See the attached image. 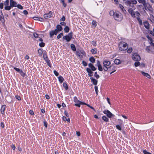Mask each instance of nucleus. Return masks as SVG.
<instances>
[{
	"label": "nucleus",
	"mask_w": 154,
	"mask_h": 154,
	"mask_svg": "<svg viewBox=\"0 0 154 154\" xmlns=\"http://www.w3.org/2000/svg\"><path fill=\"white\" fill-rule=\"evenodd\" d=\"M79 51L80 52L81 54H82V55H85V52L84 51Z\"/></svg>",
	"instance_id": "nucleus-63"
},
{
	"label": "nucleus",
	"mask_w": 154,
	"mask_h": 154,
	"mask_svg": "<svg viewBox=\"0 0 154 154\" xmlns=\"http://www.w3.org/2000/svg\"><path fill=\"white\" fill-rule=\"evenodd\" d=\"M113 16L115 19L116 20H117L119 16V14L116 12L114 13Z\"/></svg>",
	"instance_id": "nucleus-24"
},
{
	"label": "nucleus",
	"mask_w": 154,
	"mask_h": 154,
	"mask_svg": "<svg viewBox=\"0 0 154 154\" xmlns=\"http://www.w3.org/2000/svg\"><path fill=\"white\" fill-rule=\"evenodd\" d=\"M71 49L73 51H76V49L75 47V46L74 44H71L70 45Z\"/></svg>",
	"instance_id": "nucleus-28"
},
{
	"label": "nucleus",
	"mask_w": 154,
	"mask_h": 154,
	"mask_svg": "<svg viewBox=\"0 0 154 154\" xmlns=\"http://www.w3.org/2000/svg\"><path fill=\"white\" fill-rule=\"evenodd\" d=\"M137 19L139 22L140 24V25H142V20L139 17H137Z\"/></svg>",
	"instance_id": "nucleus-36"
},
{
	"label": "nucleus",
	"mask_w": 154,
	"mask_h": 154,
	"mask_svg": "<svg viewBox=\"0 0 154 154\" xmlns=\"http://www.w3.org/2000/svg\"><path fill=\"white\" fill-rule=\"evenodd\" d=\"M68 116H63V121H66Z\"/></svg>",
	"instance_id": "nucleus-43"
},
{
	"label": "nucleus",
	"mask_w": 154,
	"mask_h": 154,
	"mask_svg": "<svg viewBox=\"0 0 154 154\" xmlns=\"http://www.w3.org/2000/svg\"><path fill=\"white\" fill-rule=\"evenodd\" d=\"M132 51V48H130L127 50V52L128 53H131Z\"/></svg>",
	"instance_id": "nucleus-40"
},
{
	"label": "nucleus",
	"mask_w": 154,
	"mask_h": 154,
	"mask_svg": "<svg viewBox=\"0 0 154 154\" xmlns=\"http://www.w3.org/2000/svg\"><path fill=\"white\" fill-rule=\"evenodd\" d=\"M23 13L26 15L28 14V11L26 10H24Z\"/></svg>",
	"instance_id": "nucleus-57"
},
{
	"label": "nucleus",
	"mask_w": 154,
	"mask_h": 154,
	"mask_svg": "<svg viewBox=\"0 0 154 154\" xmlns=\"http://www.w3.org/2000/svg\"><path fill=\"white\" fill-rule=\"evenodd\" d=\"M119 6L121 9L122 11H124L123 9L124 8L123 6L121 5H119Z\"/></svg>",
	"instance_id": "nucleus-59"
},
{
	"label": "nucleus",
	"mask_w": 154,
	"mask_h": 154,
	"mask_svg": "<svg viewBox=\"0 0 154 154\" xmlns=\"http://www.w3.org/2000/svg\"><path fill=\"white\" fill-rule=\"evenodd\" d=\"M13 68L14 69H15L16 71L17 72H19V73L20 72V71L21 70V69L20 70L19 68H17L16 67H14Z\"/></svg>",
	"instance_id": "nucleus-41"
},
{
	"label": "nucleus",
	"mask_w": 154,
	"mask_h": 154,
	"mask_svg": "<svg viewBox=\"0 0 154 154\" xmlns=\"http://www.w3.org/2000/svg\"><path fill=\"white\" fill-rule=\"evenodd\" d=\"M57 29L54 31H51L50 32V35L51 37H52L54 34L56 35L58 31H61L62 30V27L59 25L57 26Z\"/></svg>",
	"instance_id": "nucleus-3"
},
{
	"label": "nucleus",
	"mask_w": 154,
	"mask_h": 154,
	"mask_svg": "<svg viewBox=\"0 0 154 154\" xmlns=\"http://www.w3.org/2000/svg\"><path fill=\"white\" fill-rule=\"evenodd\" d=\"M131 2L133 4H136L137 3V1L136 0H131Z\"/></svg>",
	"instance_id": "nucleus-46"
},
{
	"label": "nucleus",
	"mask_w": 154,
	"mask_h": 154,
	"mask_svg": "<svg viewBox=\"0 0 154 154\" xmlns=\"http://www.w3.org/2000/svg\"><path fill=\"white\" fill-rule=\"evenodd\" d=\"M143 23L145 27L147 29L149 28V25L147 21L143 22Z\"/></svg>",
	"instance_id": "nucleus-16"
},
{
	"label": "nucleus",
	"mask_w": 154,
	"mask_h": 154,
	"mask_svg": "<svg viewBox=\"0 0 154 154\" xmlns=\"http://www.w3.org/2000/svg\"><path fill=\"white\" fill-rule=\"evenodd\" d=\"M140 65V63L139 62H136L134 63V66L136 67L139 66Z\"/></svg>",
	"instance_id": "nucleus-37"
},
{
	"label": "nucleus",
	"mask_w": 154,
	"mask_h": 154,
	"mask_svg": "<svg viewBox=\"0 0 154 154\" xmlns=\"http://www.w3.org/2000/svg\"><path fill=\"white\" fill-rule=\"evenodd\" d=\"M103 68L105 71H107L108 70H109V67H107V66H105V65H103Z\"/></svg>",
	"instance_id": "nucleus-38"
},
{
	"label": "nucleus",
	"mask_w": 154,
	"mask_h": 154,
	"mask_svg": "<svg viewBox=\"0 0 154 154\" xmlns=\"http://www.w3.org/2000/svg\"><path fill=\"white\" fill-rule=\"evenodd\" d=\"M138 1L139 3L142 4L144 7H146V1L145 0H138Z\"/></svg>",
	"instance_id": "nucleus-23"
},
{
	"label": "nucleus",
	"mask_w": 154,
	"mask_h": 154,
	"mask_svg": "<svg viewBox=\"0 0 154 154\" xmlns=\"http://www.w3.org/2000/svg\"><path fill=\"white\" fill-rule=\"evenodd\" d=\"M95 90L96 91V93L97 94H98V87L96 86H95L94 87Z\"/></svg>",
	"instance_id": "nucleus-44"
},
{
	"label": "nucleus",
	"mask_w": 154,
	"mask_h": 154,
	"mask_svg": "<svg viewBox=\"0 0 154 154\" xmlns=\"http://www.w3.org/2000/svg\"><path fill=\"white\" fill-rule=\"evenodd\" d=\"M103 64L105 66H109L111 64L110 62L109 61H104L103 62Z\"/></svg>",
	"instance_id": "nucleus-18"
},
{
	"label": "nucleus",
	"mask_w": 154,
	"mask_h": 154,
	"mask_svg": "<svg viewBox=\"0 0 154 154\" xmlns=\"http://www.w3.org/2000/svg\"><path fill=\"white\" fill-rule=\"evenodd\" d=\"M54 74L56 76H58L59 75L58 73L56 70H54Z\"/></svg>",
	"instance_id": "nucleus-55"
},
{
	"label": "nucleus",
	"mask_w": 154,
	"mask_h": 154,
	"mask_svg": "<svg viewBox=\"0 0 154 154\" xmlns=\"http://www.w3.org/2000/svg\"><path fill=\"white\" fill-rule=\"evenodd\" d=\"M125 3L126 4L130 5L131 4V1H128L125 2Z\"/></svg>",
	"instance_id": "nucleus-47"
},
{
	"label": "nucleus",
	"mask_w": 154,
	"mask_h": 154,
	"mask_svg": "<svg viewBox=\"0 0 154 154\" xmlns=\"http://www.w3.org/2000/svg\"><path fill=\"white\" fill-rule=\"evenodd\" d=\"M15 98L16 99H17V100H21V98L20 97V96H18V95H16L15 96Z\"/></svg>",
	"instance_id": "nucleus-51"
},
{
	"label": "nucleus",
	"mask_w": 154,
	"mask_h": 154,
	"mask_svg": "<svg viewBox=\"0 0 154 154\" xmlns=\"http://www.w3.org/2000/svg\"><path fill=\"white\" fill-rule=\"evenodd\" d=\"M76 53L77 56H78L81 60H82V59L83 57V55H81L80 52L79 51H77Z\"/></svg>",
	"instance_id": "nucleus-17"
},
{
	"label": "nucleus",
	"mask_w": 154,
	"mask_h": 154,
	"mask_svg": "<svg viewBox=\"0 0 154 154\" xmlns=\"http://www.w3.org/2000/svg\"><path fill=\"white\" fill-rule=\"evenodd\" d=\"M89 60L92 63H94L95 61V60L94 57H93L90 58Z\"/></svg>",
	"instance_id": "nucleus-34"
},
{
	"label": "nucleus",
	"mask_w": 154,
	"mask_h": 154,
	"mask_svg": "<svg viewBox=\"0 0 154 154\" xmlns=\"http://www.w3.org/2000/svg\"><path fill=\"white\" fill-rule=\"evenodd\" d=\"M19 73L21 76L23 77H24L26 76V73L24 72L22 70L20 71Z\"/></svg>",
	"instance_id": "nucleus-27"
},
{
	"label": "nucleus",
	"mask_w": 154,
	"mask_h": 154,
	"mask_svg": "<svg viewBox=\"0 0 154 154\" xmlns=\"http://www.w3.org/2000/svg\"><path fill=\"white\" fill-rule=\"evenodd\" d=\"M113 114L116 115H119L120 114L119 113V112H117L116 111H114L113 112Z\"/></svg>",
	"instance_id": "nucleus-49"
},
{
	"label": "nucleus",
	"mask_w": 154,
	"mask_h": 154,
	"mask_svg": "<svg viewBox=\"0 0 154 154\" xmlns=\"http://www.w3.org/2000/svg\"><path fill=\"white\" fill-rule=\"evenodd\" d=\"M114 62L115 64H119L121 63L120 60L118 59H116Z\"/></svg>",
	"instance_id": "nucleus-26"
},
{
	"label": "nucleus",
	"mask_w": 154,
	"mask_h": 154,
	"mask_svg": "<svg viewBox=\"0 0 154 154\" xmlns=\"http://www.w3.org/2000/svg\"><path fill=\"white\" fill-rule=\"evenodd\" d=\"M35 38H38V34L35 33L33 34Z\"/></svg>",
	"instance_id": "nucleus-62"
},
{
	"label": "nucleus",
	"mask_w": 154,
	"mask_h": 154,
	"mask_svg": "<svg viewBox=\"0 0 154 154\" xmlns=\"http://www.w3.org/2000/svg\"><path fill=\"white\" fill-rule=\"evenodd\" d=\"M47 125H48L47 122L45 121H44V125L46 128H47Z\"/></svg>",
	"instance_id": "nucleus-48"
},
{
	"label": "nucleus",
	"mask_w": 154,
	"mask_h": 154,
	"mask_svg": "<svg viewBox=\"0 0 154 154\" xmlns=\"http://www.w3.org/2000/svg\"><path fill=\"white\" fill-rule=\"evenodd\" d=\"M94 76L96 78V79H98L100 77V76L99 75L97 74V72H96L95 73Z\"/></svg>",
	"instance_id": "nucleus-39"
},
{
	"label": "nucleus",
	"mask_w": 154,
	"mask_h": 154,
	"mask_svg": "<svg viewBox=\"0 0 154 154\" xmlns=\"http://www.w3.org/2000/svg\"><path fill=\"white\" fill-rule=\"evenodd\" d=\"M43 57L44 60L45 61L48 59L47 55L46 54L44 53L43 54Z\"/></svg>",
	"instance_id": "nucleus-25"
},
{
	"label": "nucleus",
	"mask_w": 154,
	"mask_h": 154,
	"mask_svg": "<svg viewBox=\"0 0 154 154\" xmlns=\"http://www.w3.org/2000/svg\"><path fill=\"white\" fill-rule=\"evenodd\" d=\"M90 79L94 85H96L97 84V80L93 78V77L90 78Z\"/></svg>",
	"instance_id": "nucleus-12"
},
{
	"label": "nucleus",
	"mask_w": 154,
	"mask_h": 154,
	"mask_svg": "<svg viewBox=\"0 0 154 154\" xmlns=\"http://www.w3.org/2000/svg\"><path fill=\"white\" fill-rule=\"evenodd\" d=\"M63 86L65 88L66 90H67L68 89V87L67 84L66 83L64 82L63 84Z\"/></svg>",
	"instance_id": "nucleus-33"
},
{
	"label": "nucleus",
	"mask_w": 154,
	"mask_h": 154,
	"mask_svg": "<svg viewBox=\"0 0 154 154\" xmlns=\"http://www.w3.org/2000/svg\"><path fill=\"white\" fill-rule=\"evenodd\" d=\"M146 7L148 9V10L150 11H152V8L150 4H147Z\"/></svg>",
	"instance_id": "nucleus-20"
},
{
	"label": "nucleus",
	"mask_w": 154,
	"mask_h": 154,
	"mask_svg": "<svg viewBox=\"0 0 154 154\" xmlns=\"http://www.w3.org/2000/svg\"><path fill=\"white\" fill-rule=\"evenodd\" d=\"M98 66V69L100 71H102L103 70V68L102 67L101 65L100 64V63L99 61H98L97 62Z\"/></svg>",
	"instance_id": "nucleus-19"
},
{
	"label": "nucleus",
	"mask_w": 154,
	"mask_h": 154,
	"mask_svg": "<svg viewBox=\"0 0 154 154\" xmlns=\"http://www.w3.org/2000/svg\"><path fill=\"white\" fill-rule=\"evenodd\" d=\"M0 8L2 9L3 8V3H0Z\"/></svg>",
	"instance_id": "nucleus-56"
},
{
	"label": "nucleus",
	"mask_w": 154,
	"mask_h": 154,
	"mask_svg": "<svg viewBox=\"0 0 154 154\" xmlns=\"http://www.w3.org/2000/svg\"><path fill=\"white\" fill-rule=\"evenodd\" d=\"M29 114L30 115H33L34 114V113L31 110H29Z\"/></svg>",
	"instance_id": "nucleus-61"
},
{
	"label": "nucleus",
	"mask_w": 154,
	"mask_h": 154,
	"mask_svg": "<svg viewBox=\"0 0 154 154\" xmlns=\"http://www.w3.org/2000/svg\"><path fill=\"white\" fill-rule=\"evenodd\" d=\"M89 66L91 69L92 71H95L96 70V68L93 65L90 63L88 64Z\"/></svg>",
	"instance_id": "nucleus-15"
},
{
	"label": "nucleus",
	"mask_w": 154,
	"mask_h": 154,
	"mask_svg": "<svg viewBox=\"0 0 154 154\" xmlns=\"http://www.w3.org/2000/svg\"><path fill=\"white\" fill-rule=\"evenodd\" d=\"M143 152L144 154H152L151 153L147 151L146 150H144Z\"/></svg>",
	"instance_id": "nucleus-50"
},
{
	"label": "nucleus",
	"mask_w": 154,
	"mask_h": 154,
	"mask_svg": "<svg viewBox=\"0 0 154 154\" xmlns=\"http://www.w3.org/2000/svg\"><path fill=\"white\" fill-rule=\"evenodd\" d=\"M116 128L119 130H121V127L119 125H116Z\"/></svg>",
	"instance_id": "nucleus-52"
},
{
	"label": "nucleus",
	"mask_w": 154,
	"mask_h": 154,
	"mask_svg": "<svg viewBox=\"0 0 154 154\" xmlns=\"http://www.w3.org/2000/svg\"><path fill=\"white\" fill-rule=\"evenodd\" d=\"M16 7L20 9H22L23 8V6L20 4H17Z\"/></svg>",
	"instance_id": "nucleus-35"
},
{
	"label": "nucleus",
	"mask_w": 154,
	"mask_h": 154,
	"mask_svg": "<svg viewBox=\"0 0 154 154\" xmlns=\"http://www.w3.org/2000/svg\"><path fill=\"white\" fill-rule=\"evenodd\" d=\"M6 105H3L2 106L1 111L2 114L3 115L5 113V109Z\"/></svg>",
	"instance_id": "nucleus-13"
},
{
	"label": "nucleus",
	"mask_w": 154,
	"mask_h": 154,
	"mask_svg": "<svg viewBox=\"0 0 154 154\" xmlns=\"http://www.w3.org/2000/svg\"><path fill=\"white\" fill-rule=\"evenodd\" d=\"M116 68V66L114 65V64H112L109 67V71L113 70H116L115 69Z\"/></svg>",
	"instance_id": "nucleus-8"
},
{
	"label": "nucleus",
	"mask_w": 154,
	"mask_h": 154,
	"mask_svg": "<svg viewBox=\"0 0 154 154\" xmlns=\"http://www.w3.org/2000/svg\"><path fill=\"white\" fill-rule=\"evenodd\" d=\"M72 38V32H71L69 33L67 35L64 36L63 37V39H65L67 42H69Z\"/></svg>",
	"instance_id": "nucleus-4"
},
{
	"label": "nucleus",
	"mask_w": 154,
	"mask_h": 154,
	"mask_svg": "<svg viewBox=\"0 0 154 154\" xmlns=\"http://www.w3.org/2000/svg\"><path fill=\"white\" fill-rule=\"evenodd\" d=\"M1 14H0V21L2 23H5V20L4 16L2 11H1Z\"/></svg>",
	"instance_id": "nucleus-7"
},
{
	"label": "nucleus",
	"mask_w": 154,
	"mask_h": 154,
	"mask_svg": "<svg viewBox=\"0 0 154 154\" xmlns=\"http://www.w3.org/2000/svg\"><path fill=\"white\" fill-rule=\"evenodd\" d=\"M141 73L143 75L149 79H150L151 76L148 73H145L143 71H142Z\"/></svg>",
	"instance_id": "nucleus-14"
},
{
	"label": "nucleus",
	"mask_w": 154,
	"mask_h": 154,
	"mask_svg": "<svg viewBox=\"0 0 154 154\" xmlns=\"http://www.w3.org/2000/svg\"><path fill=\"white\" fill-rule=\"evenodd\" d=\"M145 66V65L144 63H142L141 64L140 63V66L141 67L143 68V67H144Z\"/></svg>",
	"instance_id": "nucleus-53"
},
{
	"label": "nucleus",
	"mask_w": 154,
	"mask_h": 154,
	"mask_svg": "<svg viewBox=\"0 0 154 154\" xmlns=\"http://www.w3.org/2000/svg\"><path fill=\"white\" fill-rule=\"evenodd\" d=\"M45 45V43L43 42H41V43H39V46L41 47H43Z\"/></svg>",
	"instance_id": "nucleus-42"
},
{
	"label": "nucleus",
	"mask_w": 154,
	"mask_h": 154,
	"mask_svg": "<svg viewBox=\"0 0 154 154\" xmlns=\"http://www.w3.org/2000/svg\"><path fill=\"white\" fill-rule=\"evenodd\" d=\"M9 3V0H6V1L4 2V5H5V7H4L5 10V7L7 6H9V5H8Z\"/></svg>",
	"instance_id": "nucleus-21"
},
{
	"label": "nucleus",
	"mask_w": 154,
	"mask_h": 154,
	"mask_svg": "<svg viewBox=\"0 0 154 154\" xmlns=\"http://www.w3.org/2000/svg\"><path fill=\"white\" fill-rule=\"evenodd\" d=\"M87 72L88 73V75L91 77L93 76V72L91 71V69H90L87 68L86 69Z\"/></svg>",
	"instance_id": "nucleus-10"
},
{
	"label": "nucleus",
	"mask_w": 154,
	"mask_h": 154,
	"mask_svg": "<svg viewBox=\"0 0 154 154\" xmlns=\"http://www.w3.org/2000/svg\"><path fill=\"white\" fill-rule=\"evenodd\" d=\"M52 12L50 11L48 13L45 14L44 15V17L45 18L48 19L52 17Z\"/></svg>",
	"instance_id": "nucleus-6"
},
{
	"label": "nucleus",
	"mask_w": 154,
	"mask_h": 154,
	"mask_svg": "<svg viewBox=\"0 0 154 154\" xmlns=\"http://www.w3.org/2000/svg\"><path fill=\"white\" fill-rule=\"evenodd\" d=\"M58 80H59V82L60 83H62L63 82L64 80V78H63V77H62L61 76H60L58 77Z\"/></svg>",
	"instance_id": "nucleus-22"
},
{
	"label": "nucleus",
	"mask_w": 154,
	"mask_h": 154,
	"mask_svg": "<svg viewBox=\"0 0 154 154\" xmlns=\"http://www.w3.org/2000/svg\"><path fill=\"white\" fill-rule=\"evenodd\" d=\"M92 25L94 26L95 27L96 26H97L96 22L95 21L93 20L92 22Z\"/></svg>",
	"instance_id": "nucleus-45"
},
{
	"label": "nucleus",
	"mask_w": 154,
	"mask_h": 154,
	"mask_svg": "<svg viewBox=\"0 0 154 154\" xmlns=\"http://www.w3.org/2000/svg\"><path fill=\"white\" fill-rule=\"evenodd\" d=\"M105 114L106 116H113V115L108 110H106L103 112Z\"/></svg>",
	"instance_id": "nucleus-11"
},
{
	"label": "nucleus",
	"mask_w": 154,
	"mask_h": 154,
	"mask_svg": "<svg viewBox=\"0 0 154 154\" xmlns=\"http://www.w3.org/2000/svg\"><path fill=\"white\" fill-rule=\"evenodd\" d=\"M102 119L103 120L106 122H108L109 120L108 118L106 116H103Z\"/></svg>",
	"instance_id": "nucleus-30"
},
{
	"label": "nucleus",
	"mask_w": 154,
	"mask_h": 154,
	"mask_svg": "<svg viewBox=\"0 0 154 154\" xmlns=\"http://www.w3.org/2000/svg\"><path fill=\"white\" fill-rule=\"evenodd\" d=\"M65 17L64 16H63L60 19V21H64L65 20Z\"/></svg>",
	"instance_id": "nucleus-58"
},
{
	"label": "nucleus",
	"mask_w": 154,
	"mask_h": 154,
	"mask_svg": "<svg viewBox=\"0 0 154 154\" xmlns=\"http://www.w3.org/2000/svg\"><path fill=\"white\" fill-rule=\"evenodd\" d=\"M147 38L148 39L150 40L151 43H152V40L151 37H149L148 35L147 36Z\"/></svg>",
	"instance_id": "nucleus-64"
},
{
	"label": "nucleus",
	"mask_w": 154,
	"mask_h": 154,
	"mask_svg": "<svg viewBox=\"0 0 154 154\" xmlns=\"http://www.w3.org/2000/svg\"><path fill=\"white\" fill-rule=\"evenodd\" d=\"M45 61L47 63V64L48 65V66L50 67H51V64L50 61V60L48 59L45 60Z\"/></svg>",
	"instance_id": "nucleus-31"
},
{
	"label": "nucleus",
	"mask_w": 154,
	"mask_h": 154,
	"mask_svg": "<svg viewBox=\"0 0 154 154\" xmlns=\"http://www.w3.org/2000/svg\"><path fill=\"white\" fill-rule=\"evenodd\" d=\"M128 47V45L124 42H120L119 44V49L121 51H125L127 49Z\"/></svg>",
	"instance_id": "nucleus-1"
},
{
	"label": "nucleus",
	"mask_w": 154,
	"mask_h": 154,
	"mask_svg": "<svg viewBox=\"0 0 154 154\" xmlns=\"http://www.w3.org/2000/svg\"><path fill=\"white\" fill-rule=\"evenodd\" d=\"M97 50L96 48L92 49L91 50V53L94 54H96L97 53Z\"/></svg>",
	"instance_id": "nucleus-29"
},
{
	"label": "nucleus",
	"mask_w": 154,
	"mask_h": 154,
	"mask_svg": "<svg viewBox=\"0 0 154 154\" xmlns=\"http://www.w3.org/2000/svg\"><path fill=\"white\" fill-rule=\"evenodd\" d=\"M128 12L133 17L135 18V14L132 9H129L128 10Z\"/></svg>",
	"instance_id": "nucleus-9"
},
{
	"label": "nucleus",
	"mask_w": 154,
	"mask_h": 154,
	"mask_svg": "<svg viewBox=\"0 0 154 154\" xmlns=\"http://www.w3.org/2000/svg\"><path fill=\"white\" fill-rule=\"evenodd\" d=\"M10 5L9 6H7L5 7V10L7 11H9L12 8L14 7H16L17 6V3L14 1L13 0H10Z\"/></svg>",
	"instance_id": "nucleus-2"
},
{
	"label": "nucleus",
	"mask_w": 154,
	"mask_h": 154,
	"mask_svg": "<svg viewBox=\"0 0 154 154\" xmlns=\"http://www.w3.org/2000/svg\"><path fill=\"white\" fill-rule=\"evenodd\" d=\"M82 63L84 66H86L87 65V63L84 61H82Z\"/></svg>",
	"instance_id": "nucleus-54"
},
{
	"label": "nucleus",
	"mask_w": 154,
	"mask_h": 154,
	"mask_svg": "<svg viewBox=\"0 0 154 154\" xmlns=\"http://www.w3.org/2000/svg\"><path fill=\"white\" fill-rule=\"evenodd\" d=\"M151 16L152 17V20L151 19H150V20L152 22L154 23V17L152 15H151Z\"/></svg>",
	"instance_id": "nucleus-60"
},
{
	"label": "nucleus",
	"mask_w": 154,
	"mask_h": 154,
	"mask_svg": "<svg viewBox=\"0 0 154 154\" xmlns=\"http://www.w3.org/2000/svg\"><path fill=\"white\" fill-rule=\"evenodd\" d=\"M132 58L134 61H138L141 59L140 56L136 53H134L133 54Z\"/></svg>",
	"instance_id": "nucleus-5"
},
{
	"label": "nucleus",
	"mask_w": 154,
	"mask_h": 154,
	"mask_svg": "<svg viewBox=\"0 0 154 154\" xmlns=\"http://www.w3.org/2000/svg\"><path fill=\"white\" fill-rule=\"evenodd\" d=\"M69 29L68 26H65V28H64V30L65 32H69Z\"/></svg>",
	"instance_id": "nucleus-32"
}]
</instances>
